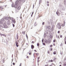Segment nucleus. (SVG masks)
Instances as JSON below:
<instances>
[{
	"mask_svg": "<svg viewBox=\"0 0 66 66\" xmlns=\"http://www.w3.org/2000/svg\"><path fill=\"white\" fill-rule=\"evenodd\" d=\"M7 23L8 25H10V22L9 20H8L7 21Z\"/></svg>",
	"mask_w": 66,
	"mask_h": 66,
	"instance_id": "423d86ee",
	"label": "nucleus"
},
{
	"mask_svg": "<svg viewBox=\"0 0 66 66\" xmlns=\"http://www.w3.org/2000/svg\"><path fill=\"white\" fill-rule=\"evenodd\" d=\"M3 26L1 25H0V28H2Z\"/></svg>",
	"mask_w": 66,
	"mask_h": 66,
	"instance_id": "6ab92c4d",
	"label": "nucleus"
},
{
	"mask_svg": "<svg viewBox=\"0 0 66 66\" xmlns=\"http://www.w3.org/2000/svg\"><path fill=\"white\" fill-rule=\"evenodd\" d=\"M33 13H34V12H33L32 13L31 15V17H32V16H33Z\"/></svg>",
	"mask_w": 66,
	"mask_h": 66,
	"instance_id": "412c9836",
	"label": "nucleus"
},
{
	"mask_svg": "<svg viewBox=\"0 0 66 66\" xmlns=\"http://www.w3.org/2000/svg\"><path fill=\"white\" fill-rule=\"evenodd\" d=\"M43 45H45V43H43Z\"/></svg>",
	"mask_w": 66,
	"mask_h": 66,
	"instance_id": "4c0bfd02",
	"label": "nucleus"
},
{
	"mask_svg": "<svg viewBox=\"0 0 66 66\" xmlns=\"http://www.w3.org/2000/svg\"><path fill=\"white\" fill-rule=\"evenodd\" d=\"M13 65H15V63H14V62H13Z\"/></svg>",
	"mask_w": 66,
	"mask_h": 66,
	"instance_id": "a19ab883",
	"label": "nucleus"
},
{
	"mask_svg": "<svg viewBox=\"0 0 66 66\" xmlns=\"http://www.w3.org/2000/svg\"><path fill=\"white\" fill-rule=\"evenodd\" d=\"M34 48V46L33 45H31V48L33 49Z\"/></svg>",
	"mask_w": 66,
	"mask_h": 66,
	"instance_id": "9b49d317",
	"label": "nucleus"
},
{
	"mask_svg": "<svg viewBox=\"0 0 66 66\" xmlns=\"http://www.w3.org/2000/svg\"><path fill=\"white\" fill-rule=\"evenodd\" d=\"M40 59V57H39L38 58V60Z\"/></svg>",
	"mask_w": 66,
	"mask_h": 66,
	"instance_id": "c756f323",
	"label": "nucleus"
},
{
	"mask_svg": "<svg viewBox=\"0 0 66 66\" xmlns=\"http://www.w3.org/2000/svg\"><path fill=\"white\" fill-rule=\"evenodd\" d=\"M51 40L48 39V43H51Z\"/></svg>",
	"mask_w": 66,
	"mask_h": 66,
	"instance_id": "ddd939ff",
	"label": "nucleus"
},
{
	"mask_svg": "<svg viewBox=\"0 0 66 66\" xmlns=\"http://www.w3.org/2000/svg\"><path fill=\"white\" fill-rule=\"evenodd\" d=\"M16 46L18 47V42H17V41H16Z\"/></svg>",
	"mask_w": 66,
	"mask_h": 66,
	"instance_id": "f8f14e48",
	"label": "nucleus"
},
{
	"mask_svg": "<svg viewBox=\"0 0 66 66\" xmlns=\"http://www.w3.org/2000/svg\"><path fill=\"white\" fill-rule=\"evenodd\" d=\"M46 28L47 29H50V26H47L46 27Z\"/></svg>",
	"mask_w": 66,
	"mask_h": 66,
	"instance_id": "6e6552de",
	"label": "nucleus"
},
{
	"mask_svg": "<svg viewBox=\"0 0 66 66\" xmlns=\"http://www.w3.org/2000/svg\"><path fill=\"white\" fill-rule=\"evenodd\" d=\"M1 33H0V35H1Z\"/></svg>",
	"mask_w": 66,
	"mask_h": 66,
	"instance_id": "680f3d73",
	"label": "nucleus"
},
{
	"mask_svg": "<svg viewBox=\"0 0 66 66\" xmlns=\"http://www.w3.org/2000/svg\"><path fill=\"white\" fill-rule=\"evenodd\" d=\"M34 56V54H33Z\"/></svg>",
	"mask_w": 66,
	"mask_h": 66,
	"instance_id": "338daca9",
	"label": "nucleus"
},
{
	"mask_svg": "<svg viewBox=\"0 0 66 66\" xmlns=\"http://www.w3.org/2000/svg\"><path fill=\"white\" fill-rule=\"evenodd\" d=\"M12 23H13L15 24L16 23V20H15V19L13 20H12Z\"/></svg>",
	"mask_w": 66,
	"mask_h": 66,
	"instance_id": "39448f33",
	"label": "nucleus"
},
{
	"mask_svg": "<svg viewBox=\"0 0 66 66\" xmlns=\"http://www.w3.org/2000/svg\"><path fill=\"white\" fill-rule=\"evenodd\" d=\"M18 10H19L20 9V6H19L17 8Z\"/></svg>",
	"mask_w": 66,
	"mask_h": 66,
	"instance_id": "dca6fc26",
	"label": "nucleus"
},
{
	"mask_svg": "<svg viewBox=\"0 0 66 66\" xmlns=\"http://www.w3.org/2000/svg\"><path fill=\"white\" fill-rule=\"evenodd\" d=\"M13 3H12L11 5L12 7H13V6H13Z\"/></svg>",
	"mask_w": 66,
	"mask_h": 66,
	"instance_id": "c85d7f7f",
	"label": "nucleus"
},
{
	"mask_svg": "<svg viewBox=\"0 0 66 66\" xmlns=\"http://www.w3.org/2000/svg\"><path fill=\"white\" fill-rule=\"evenodd\" d=\"M46 36V33H44V37H45Z\"/></svg>",
	"mask_w": 66,
	"mask_h": 66,
	"instance_id": "aec40b11",
	"label": "nucleus"
},
{
	"mask_svg": "<svg viewBox=\"0 0 66 66\" xmlns=\"http://www.w3.org/2000/svg\"><path fill=\"white\" fill-rule=\"evenodd\" d=\"M26 57H27V58H28H28H29V56H27Z\"/></svg>",
	"mask_w": 66,
	"mask_h": 66,
	"instance_id": "603ef678",
	"label": "nucleus"
},
{
	"mask_svg": "<svg viewBox=\"0 0 66 66\" xmlns=\"http://www.w3.org/2000/svg\"><path fill=\"white\" fill-rule=\"evenodd\" d=\"M12 25H13V27H15V25L14 24H13Z\"/></svg>",
	"mask_w": 66,
	"mask_h": 66,
	"instance_id": "7c9ffc66",
	"label": "nucleus"
},
{
	"mask_svg": "<svg viewBox=\"0 0 66 66\" xmlns=\"http://www.w3.org/2000/svg\"><path fill=\"white\" fill-rule=\"evenodd\" d=\"M18 35L17 34L16 35V36H17L16 39H18Z\"/></svg>",
	"mask_w": 66,
	"mask_h": 66,
	"instance_id": "2f4dec72",
	"label": "nucleus"
},
{
	"mask_svg": "<svg viewBox=\"0 0 66 66\" xmlns=\"http://www.w3.org/2000/svg\"><path fill=\"white\" fill-rule=\"evenodd\" d=\"M34 51H35V52H37V51H36V50H34Z\"/></svg>",
	"mask_w": 66,
	"mask_h": 66,
	"instance_id": "09e8293b",
	"label": "nucleus"
},
{
	"mask_svg": "<svg viewBox=\"0 0 66 66\" xmlns=\"http://www.w3.org/2000/svg\"><path fill=\"white\" fill-rule=\"evenodd\" d=\"M44 42L45 43H48V41H47V40L46 39H45Z\"/></svg>",
	"mask_w": 66,
	"mask_h": 66,
	"instance_id": "9d476101",
	"label": "nucleus"
},
{
	"mask_svg": "<svg viewBox=\"0 0 66 66\" xmlns=\"http://www.w3.org/2000/svg\"><path fill=\"white\" fill-rule=\"evenodd\" d=\"M26 37L27 38V39H28V36L26 34Z\"/></svg>",
	"mask_w": 66,
	"mask_h": 66,
	"instance_id": "e433bc0d",
	"label": "nucleus"
},
{
	"mask_svg": "<svg viewBox=\"0 0 66 66\" xmlns=\"http://www.w3.org/2000/svg\"><path fill=\"white\" fill-rule=\"evenodd\" d=\"M34 4L33 5V7H34Z\"/></svg>",
	"mask_w": 66,
	"mask_h": 66,
	"instance_id": "052dcab7",
	"label": "nucleus"
},
{
	"mask_svg": "<svg viewBox=\"0 0 66 66\" xmlns=\"http://www.w3.org/2000/svg\"><path fill=\"white\" fill-rule=\"evenodd\" d=\"M3 26L4 28H7V26H6V24H4V23L3 24Z\"/></svg>",
	"mask_w": 66,
	"mask_h": 66,
	"instance_id": "20e7f679",
	"label": "nucleus"
},
{
	"mask_svg": "<svg viewBox=\"0 0 66 66\" xmlns=\"http://www.w3.org/2000/svg\"><path fill=\"white\" fill-rule=\"evenodd\" d=\"M12 13H14L13 12V11H12Z\"/></svg>",
	"mask_w": 66,
	"mask_h": 66,
	"instance_id": "69168bd1",
	"label": "nucleus"
},
{
	"mask_svg": "<svg viewBox=\"0 0 66 66\" xmlns=\"http://www.w3.org/2000/svg\"><path fill=\"white\" fill-rule=\"evenodd\" d=\"M64 41H65V40H66V37H65L64 39Z\"/></svg>",
	"mask_w": 66,
	"mask_h": 66,
	"instance_id": "cd10ccee",
	"label": "nucleus"
},
{
	"mask_svg": "<svg viewBox=\"0 0 66 66\" xmlns=\"http://www.w3.org/2000/svg\"><path fill=\"white\" fill-rule=\"evenodd\" d=\"M28 44H29V43H26V45H28Z\"/></svg>",
	"mask_w": 66,
	"mask_h": 66,
	"instance_id": "de8ad7c7",
	"label": "nucleus"
},
{
	"mask_svg": "<svg viewBox=\"0 0 66 66\" xmlns=\"http://www.w3.org/2000/svg\"><path fill=\"white\" fill-rule=\"evenodd\" d=\"M37 46H39V43H37Z\"/></svg>",
	"mask_w": 66,
	"mask_h": 66,
	"instance_id": "b1692460",
	"label": "nucleus"
},
{
	"mask_svg": "<svg viewBox=\"0 0 66 66\" xmlns=\"http://www.w3.org/2000/svg\"><path fill=\"white\" fill-rule=\"evenodd\" d=\"M65 44H66V41H65Z\"/></svg>",
	"mask_w": 66,
	"mask_h": 66,
	"instance_id": "864d4df0",
	"label": "nucleus"
},
{
	"mask_svg": "<svg viewBox=\"0 0 66 66\" xmlns=\"http://www.w3.org/2000/svg\"><path fill=\"white\" fill-rule=\"evenodd\" d=\"M23 34L24 35V34H25V32L24 31L23 32Z\"/></svg>",
	"mask_w": 66,
	"mask_h": 66,
	"instance_id": "ea45409f",
	"label": "nucleus"
},
{
	"mask_svg": "<svg viewBox=\"0 0 66 66\" xmlns=\"http://www.w3.org/2000/svg\"><path fill=\"white\" fill-rule=\"evenodd\" d=\"M66 65V64H64V66H65V65Z\"/></svg>",
	"mask_w": 66,
	"mask_h": 66,
	"instance_id": "0e129e2a",
	"label": "nucleus"
},
{
	"mask_svg": "<svg viewBox=\"0 0 66 66\" xmlns=\"http://www.w3.org/2000/svg\"><path fill=\"white\" fill-rule=\"evenodd\" d=\"M60 37H61V38H62V35H60Z\"/></svg>",
	"mask_w": 66,
	"mask_h": 66,
	"instance_id": "c03bdc74",
	"label": "nucleus"
},
{
	"mask_svg": "<svg viewBox=\"0 0 66 66\" xmlns=\"http://www.w3.org/2000/svg\"><path fill=\"white\" fill-rule=\"evenodd\" d=\"M56 14L57 15V16H60V13L59 12H56Z\"/></svg>",
	"mask_w": 66,
	"mask_h": 66,
	"instance_id": "1a4fd4ad",
	"label": "nucleus"
},
{
	"mask_svg": "<svg viewBox=\"0 0 66 66\" xmlns=\"http://www.w3.org/2000/svg\"><path fill=\"white\" fill-rule=\"evenodd\" d=\"M55 41H56V40L55 39H54L53 42H55Z\"/></svg>",
	"mask_w": 66,
	"mask_h": 66,
	"instance_id": "bb28decb",
	"label": "nucleus"
},
{
	"mask_svg": "<svg viewBox=\"0 0 66 66\" xmlns=\"http://www.w3.org/2000/svg\"><path fill=\"white\" fill-rule=\"evenodd\" d=\"M60 33V31H58V33Z\"/></svg>",
	"mask_w": 66,
	"mask_h": 66,
	"instance_id": "f704fd0d",
	"label": "nucleus"
},
{
	"mask_svg": "<svg viewBox=\"0 0 66 66\" xmlns=\"http://www.w3.org/2000/svg\"><path fill=\"white\" fill-rule=\"evenodd\" d=\"M29 55H31V52L30 53H29Z\"/></svg>",
	"mask_w": 66,
	"mask_h": 66,
	"instance_id": "37998d69",
	"label": "nucleus"
},
{
	"mask_svg": "<svg viewBox=\"0 0 66 66\" xmlns=\"http://www.w3.org/2000/svg\"><path fill=\"white\" fill-rule=\"evenodd\" d=\"M40 2H41V1L39 0V5H40Z\"/></svg>",
	"mask_w": 66,
	"mask_h": 66,
	"instance_id": "393cba45",
	"label": "nucleus"
},
{
	"mask_svg": "<svg viewBox=\"0 0 66 66\" xmlns=\"http://www.w3.org/2000/svg\"><path fill=\"white\" fill-rule=\"evenodd\" d=\"M57 26L58 27V28L59 29H60V28H61V25H60V24H58L57 25Z\"/></svg>",
	"mask_w": 66,
	"mask_h": 66,
	"instance_id": "0eeeda50",
	"label": "nucleus"
},
{
	"mask_svg": "<svg viewBox=\"0 0 66 66\" xmlns=\"http://www.w3.org/2000/svg\"><path fill=\"white\" fill-rule=\"evenodd\" d=\"M64 3L65 4H66V0H64Z\"/></svg>",
	"mask_w": 66,
	"mask_h": 66,
	"instance_id": "f3484780",
	"label": "nucleus"
},
{
	"mask_svg": "<svg viewBox=\"0 0 66 66\" xmlns=\"http://www.w3.org/2000/svg\"><path fill=\"white\" fill-rule=\"evenodd\" d=\"M52 48L51 49V51H52Z\"/></svg>",
	"mask_w": 66,
	"mask_h": 66,
	"instance_id": "8fccbe9b",
	"label": "nucleus"
},
{
	"mask_svg": "<svg viewBox=\"0 0 66 66\" xmlns=\"http://www.w3.org/2000/svg\"><path fill=\"white\" fill-rule=\"evenodd\" d=\"M44 24H45V22H43L42 23V25H44Z\"/></svg>",
	"mask_w": 66,
	"mask_h": 66,
	"instance_id": "72a5a7b5",
	"label": "nucleus"
},
{
	"mask_svg": "<svg viewBox=\"0 0 66 66\" xmlns=\"http://www.w3.org/2000/svg\"><path fill=\"white\" fill-rule=\"evenodd\" d=\"M5 7H6V5H5Z\"/></svg>",
	"mask_w": 66,
	"mask_h": 66,
	"instance_id": "e2e57ef3",
	"label": "nucleus"
},
{
	"mask_svg": "<svg viewBox=\"0 0 66 66\" xmlns=\"http://www.w3.org/2000/svg\"><path fill=\"white\" fill-rule=\"evenodd\" d=\"M1 29L2 31H4V27H3Z\"/></svg>",
	"mask_w": 66,
	"mask_h": 66,
	"instance_id": "a211bd4d",
	"label": "nucleus"
},
{
	"mask_svg": "<svg viewBox=\"0 0 66 66\" xmlns=\"http://www.w3.org/2000/svg\"><path fill=\"white\" fill-rule=\"evenodd\" d=\"M3 18L6 20H9V18H10V20H13V18H11V17H9V18L7 16H7H4L3 17Z\"/></svg>",
	"mask_w": 66,
	"mask_h": 66,
	"instance_id": "f03ea898",
	"label": "nucleus"
},
{
	"mask_svg": "<svg viewBox=\"0 0 66 66\" xmlns=\"http://www.w3.org/2000/svg\"><path fill=\"white\" fill-rule=\"evenodd\" d=\"M21 1H22V0H19V1H16L15 2V5L13 6V7H15V9H17V7H18V3H20Z\"/></svg>",
	"mask_w": 66,
	"mask_h": 66,
	"instance_id": "f257e3e1",
	"label": "nucleus"
},
{
	"mask_svg": "<svg viewBox=\"0 0 66 66\" xmlns=\"http://www.w3.org/2000/svg\"><path fill=\"white\" fill-rule=\"evenodd\" d=\"M32 43L33 44H34V41H32Z\"/></svg>",
	"mask_w": 66,
	"mask_h": 66,
	"instance_id": "79ce46f5",
	"label": "nucleus"
},
{
	"mask_svg": "<svg viewBox=\"0 0 66 66\" xmlns=\"http://www.w3.org/2000/svg\"><path fill=\"white\" fill-rule=\"evenodd\" d=\"M4 19H2L0 20V24H3L4 23Z\"/></svg>",
	"mask_w": 66,
	"mask_h": 66,
	"instance_id": "7ed1b4c3",
	"label": "nucleus"
},
{
	"mask_svg": "<svg viewBox=\"0 0 66 66\" xmlns=\"http://www.w3.org/2000/svg\"><path fill=\"white\" fill-rule=\"evenodd\" d=\"M1 9L2 10V9H3V8L2 7V8Z\"/></svg>",
	"mask_w": 66,
	"mask_h": 66,
	"instance_id": "a18cd8bd",
	"label": "nucleus"
},
{
	"mask_svg": "<svg viewBox=\"0 0 66 66\" xmlns=\"http://www.w3.org/2000/svg\"><path fill=\"white\" fill-rule=\"evenodd\" d=\"M1 8H2V6H0V9H1Z\"/></svg>",
	"mask_w": 66,
	"mask_h": 66,
	"instance_id": "3c124183",
	"label": "nucleus"
},
{
	"mask_svg": "<svg viewBox=\"0 0 66 66\" xmlns=\"http://www.w3.org/2000/svg\"><path fill=\"white\" fill-rule=\"evenodd\" d=\"M5 36V37H6V35L5 34H1V36Z\"/></svg>",
	"mask_w": 66,
	"mask_h": 66,
	"instance_id": "2eb2a0df",
	"label": "nucleus"
},
{
	"mask_svg": "<svg viewBox=\"0 0 66 66\" xmlns=\"http://www.w3.org/2000/svg\"><path fill=\"white\" fill-rule=\"evenodd\" d=\"M22 2H25V0H22Z\"/></svg>",
	"mask_w": 66,
	"mask_h": 66,
	"instance_id": "5701e85b",
	"label": "nucleus"
},
{
	"mask_svg": "<svg viewBox=\"0 0 66 66\" xmlns=\"http://www.w3.org/2000/svg\"><path fill=\"white\" fill-rule=\"evenodd\" d=\"M39 55V53H37L36 54V55Z\"/></svg>",
	"mask_w": 66,
	"mask_h": 66,
	"instance_id": "a878e982",
	"label": "nucleus"
},
{
	"mask_svg": "<svg viewBox=\"0 0 66 66\" xmlns=\"http://www.w3.org/2000/svg\"><path fill=\"white\" fill-rule=\"evenodd\" d=\"M53 54H56V52H53Z\"/></svg>",
	"mask_w": 66,
	"mask_h": 66,
	"instance_id": "4be33fe9",
	"label": "nucleus"
},
{
	"mask_svg": "<svg viewBox=\"0 0 66 66\" xmlns=\"http://www.w3.org/2000/svg\"><path fill=\"white\" fill-rule=\"evenodd\" d=\"M52 47V45H50V47Z\"/></svg>",
	"mask_w": 66,
	"mask_h": 66,
	"instance_id": "49530a36",
	"label": "nucleus"
},
{
	"mask_svg": "<svg viewBox=\"0 0 66 66\" xmlns=\"http://www.w3.org/2000/svg\"><path fill=\"white\" fill-rule=\"evenodd\" d=\"M44 38H43L42 40V42H44Z\"/></svg>",
	"mask_w": 66,
	"mask_h": 66,
	"instance_id": "473e14b6",
	"label": "nucleus"
},
{
	"mask_svg": "<svg viewBox=\"0 0 66 66\" xmlns=\"http://www.w3.org/2000/svg\"><path fill=\"white\" fill-rule=\"evenodd\" d=\"M48 53H49V52L48 51L47 52Z\"/></svg>",
	"mask_w": 66,
	"mask_h": 66,
	"instance_id": "4d7b16f0",
	"label": "nucleus"
},
{
	"mask_svg": "<svg viewBox=\"0 0 66 66\" xmlns=\"http://www.w3.org/2000/svg\"><path fill=\"white\" fill-rule=\"evenodd\" d=\"M19 66H21V63H20Z\"/></svg>",
	"mask_w": 66,
	"mask_h": 66,
	"instance_id": "bf43d9fd",
	"label": "nucleus"
},
{
	"mask_svg": "<svg viewBox=\"0 0 66 66\" xmlns=\"http://www.w3.org/2000/svg\"><path fill=\"white\" fill-rule=\"evenodd\" d=\"M47 6H49V4H47Z\"/></svg>",
	"mask_w": 66,
	"mask_h": 66,
	"instance_id": "6e6d98bb",
	"label": "nucleus"
},
{
	"mask_svg": "<svg viewBox=\"0 0 66 66\" xmlns=\"http://www.w3.org/2000/svg\"><path fill=\"white\" fill-rule=\"evenodd\" d=\"M47 4H48V3H49V1H47Z\"/></svg>",
	"mask_w": 66,
	"mask_h": 66,
	"instance_id": "c9c22d12",
	"label": "nucleus"
},
{
	"mask_svg": "<svg viewBox=\"0 0 66 66\" xmlns=\"http://www.w3.org/2000/svg\"><path fill=\"white\" fill-rule=\"evenodd\" d=\"M45 66H48V65H45Z\"/></svg>",
	"mask_w": 66,
	"mask_h": 66,
	"instance_id": "5fc2aeb1",
	"label": "nucleus"
},
{
	"mask_svg": "<svg viewBox=\"0 0 66 66\" xmlns=\"http://www.w3.org/2000/svg\"><path fill=\"white\" fill-rule=\"evenodd\" d=\"M59 66H62L61 65H59Z\"/></svg>",
	"mask_w": 66,
	"mask_h": 66,
	"instance_id": "774afa93",
	"label": "nucleus"
},
{
	"mask_svg": "<svg viewBox=\"0 0 66 66\" xmlns=\"http://www.w3.org/2000/svg\"><path fill=\"white\" fill-rule=\"evenodd\" d=\"M53 60H51V61H51V62H53Z\"/></svg>",
	"mask_w": 66,
	"mask_h": 66,
	"instance_id": "58836bf2",
	"label": "nucleus"
},
{
	"mask_svg": "<svg viewBox=\"0 0 66 66\" xmlns=\"http://www.w3.org/2000/svg\"><path fill=\"white\" fill-rule=\"evenodd\" d=\"M62 9L64 11L65 10V9L64 8V7L63 6H62Z\"/></svg>",
	"mask_w": 66,
	"mask_h": 66,
	"instance_id": "4468645a",
	"label": "nucleus"
},
{
	"mask_svg": "<svg viewBox=\"0 0 66 66\" xmlns=\"http://www.w3.org/2000/svg\"><path fill=\"white\" fill-rule=\"evenodd\" d=\"M54 46H55V44H53Z\"/></svg>",
	"mask_w": 66,
	"mask_h": 66,
	"instance_id": "13d9d810",
	"label": "nucleus"
}]
</instances>
